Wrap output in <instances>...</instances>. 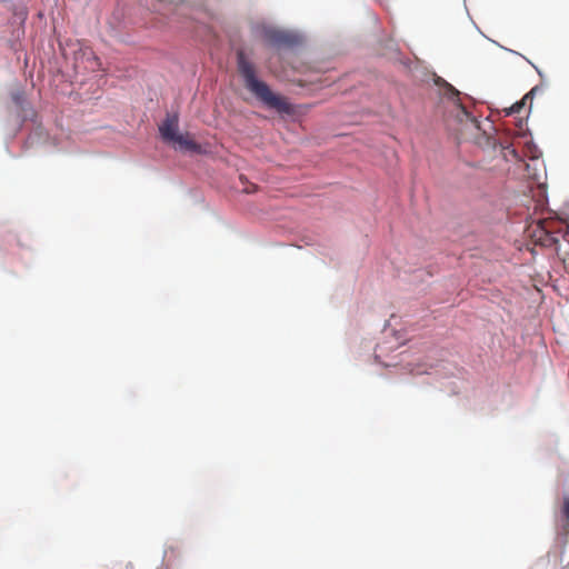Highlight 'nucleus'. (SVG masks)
<instances>
[{
	"label": "nucleus",
	"mask_w": 569,
	"mask_h": 569,
	"mask_svg": "<svg viewBox=\"0 0 569 569\" xmlns=\"http://www.w3.org/2000/svg\"><path fill=\"white\" fill-rule=\"evenodd\" d=\"M13 99H14L16 103H18V104L21 101V97L19 94L14 96Z\"/></svg>",
	"instance_id": "9d476101"
},
{
	"label": "nucleus",
	"mask_w": 569,
	"mask_h": 569,
	"mask_svg": "<svg viewBox=\"0 0 569 569\" xmlns=\"http://www.w3.org/2000/svg\"><path fill=\"white\" fill-rule=\"evenodd\" d=\"M82 58L87 59L88 66L87 68L91 70L92 72L103 70L102 69V62L99 57L96 56V53L90 49L86 48L81 50Z\"/></svg>",
	"instance_id": "39448f33"
},
{
	"label": "nucleus",
	"mask_w": 569,
	"mask_h": 569,
	"mask_svg": "<svg viewBox=\"0 0 569 569\" xmlns=\"http://www.w3.org/2000/svg\"><path fill=\"white\" fill-rule=\"evenodd\" d=\"M450 90H451L456 96H458V91H457L455 88L450 87Z\"/></svg>",
	"instance_id": "9b49d317"
},
{
	"label": "nucleus",
	"mask_w": 569,
	"mask_h": 569,
	"mask_svg": "<svg viewBox=\"0 0 569 569\" xmlns=\"http://www.w3.org/2000/svg\"><path fill=\"white\" fill-rule=\"evenodd\" d=\"M238 69L244 79L247 89L260 101L280 113H293V107L284 97L273 93L266 82L257 79L254 67L244 58L242 52L238 54Z\"/></svg>",
	"instance_id": "f257e3e1"
},
{
	"label": "nucleus",
	"mask_w": 569,
	"mask_h": 569,
	"mask_svg": "<svg viewBox=\"0 0 569 569\" xmlns=\"http://www.w3.org/2000/svg\"><path fill=\"white\" fill-rule=\"evenodd\" d=\"M267 36L269 40L276 44L288 42V36L280 31H269Z\"/></svg>",
	"instance_id": "0eeeda50"
},
{
	"label": "nucleus",
	"mask_w": 569,
	"mask_h": 569,
	"mask_svg": "<svg viewBox=\"0 0 569 569\" xmlns=\"http://www.w3.org/2000/svg\"><path fill=\"white\" fill-rule=\"evenodd\" d=\"M563 515L569 519V499H565L563 501Z\"/></svg>",
	"instance_id": "6e6552de"
},
{
	"label": "nucleus",
	"mask_w": 569,
	"mask_h": 569,
	"mask_svg": "<svg viewBox=\"0 0 569 569\" xmlns=\"http://www.w3.org/2000/svg\"><path fill=\"white\" fill-rule=\"evenodd\" d=\"M535 241L543 247H551L558 242V237L555 232L546 227V222H539L533 230Z\"/></svg>",
	"instance_id": "f03ea898"
},
{
	"label": "nucleus",
	"mask_w": 569,
	"mask_h": 569,
	"mask_svg": "<svg viewBox=\"0 0 569 569\" xmlns=\"http://www.w3.org/2000/svg\"><path fill=\"white\" fill-rule=\"evenodd\" d=\"M246 192H253L256 190V186L252 184V188H244L243 189Z\"/></svg>",
	"instance_id": "1a4fd4ad"
},
{
	"label": "nucleus",
	"mask_w": 569,
	"mask_h": 569,
	"mask_svg": "<svg viewBox=\"0 0 569 569\" xmlns=\"http://www.w3.org/2000/svg\"><path fill=\"white\" fill-rule=\"evenodd\" d=\"M179 118L178 114H168L159 127L160 134L163 140L171 142L178 132Z\"/></svg>",
	"instance_id": "7ed1b4c3"
},
{
	"label": "nucleus",
	"mask_w": 569,
	"mask_h": 569,
	"mask_svg": "<svg viewBox=\"0 0 569 569\" xmlns=\"http://www.w3.org/2000/svg\"><path fill=\"white\" fill-rule=\"evenodd\" d=\"M171 142L179 144L181 149L200 152V146L192 139L189 138L188 134L178 133Z\"/></svg>",
	"instance_id": "20e7f679"
},
{
	"label": "nucleus",
	"mask_w": 569,
	"mask_h": 569,
	"mask_svg": "<svg viewBox=\"0 0 569 569\" xmlns=\"http://www.w3.org/2000/svg\"><path fill=\"white\" fill-rule=\"evenodd\" d=\"M532 93H533V90H531L529 93H527L520 101H517L516 103H513L509 109H506V114L510 116V114L520 113L526 104L527 99Z\"/></svg>",
	"instance_id": "423d86ee"
}]
</instances>
